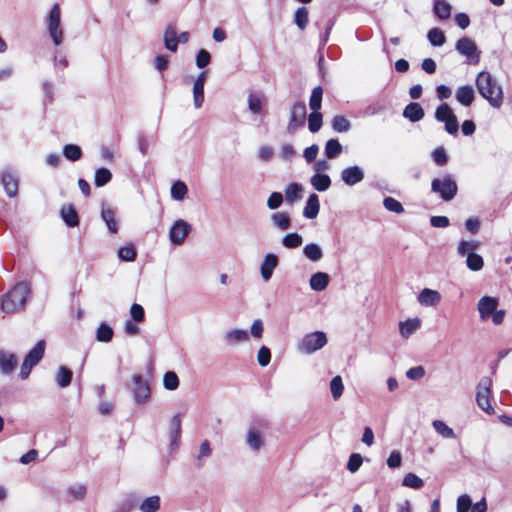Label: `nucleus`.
I'll return each mask as SVG.
<instances>
[{
    "mask_svg": "<svg viewBox=\"0 0 512 512\" xmlns=\"http://www.w3.org/2000/svg\"><path fill=\"white\" fill-rule=\"evenodd\" d=\"M383 205L385 209H387L390 212H394L397 214H401L404 212L403 205L393 197H385L383 200Z\"/></svg>",
    "mask_w": 512,
    "mask_h": 512,
    "instance_id": "052dcab7",
    "label": "nucleus"
},
{
    "mask_svg": "<svg viewBox=\"0 0 512 512\" xmlns=\"http://www.w3.org/2000/svg\"><path fill=\"white\" fill-rule=\"evenodd\" d=\"M476 87L479 94L494 108L503 104V90L497 80L487 71H481L476 77Z\"/></svg>",
    "mask_w": 512,
    "mask_h": 512,
    "instance_id": "f257e3e1",
    "label": "nucleus"
},
{
    "mask_svg": "<svg viewBox=\"0 0 512 512\" xmlns=\"http://www.w3.org/2000/svg\"><path fill=\"white\" fill-rule=\"evenodd\" d=\"M479 245H480V243L475 240H472V241L462 240L458 244L457 252L461 256H468V253L474 252L476 249L479 248Z\"/></svg>",
    "mask_w": 512,
    "mask_h": 512,
    "instance_id": "864d4df0",
    "label": "nucleus"
},
{
    "mask_svg": "<svg viewBox=\"0 0 512 512\" xmlns=\"http://www.w3.org/2000/svg\"><path fill=\"white\" fill-rule=\"evenodd\" d=\"M87 489L83 484H73L67 489V494L70 500H83L86 496Z\"/></svg>",
    "mask_w": 512,
    "mask_h": 512,
    "instance_id": "79ce46f5",
    "label": "nucleus"
},
{
    "mask_svg": "<svg viewBox=\"0 0 512 512\" xmlns=\"http://www.w3.org/2000/svg\"><path fill=\"white\" fill-rule=\"evenodd\" d=\"M363 462L362 456L360 454L354 453L349 457L348 463H347V469L351 473H355L359 470L361 464Z\"/></svg>",
    "mask_w": 512,
    "mask_h": 512,
    "instance_id": "338daca9",
    "label": "nucleus"
},
{
    "mask_svg": "<svg viewBox=\"0 0 512 512\" xmlns=\"http://www.w3.org/2000/svg\"><path fill=\"white\" fill-rule=\"evenodd\" d=\"M454 115L455 114L453 113L451 107L447 103L441 104L435 111V119L439 122L449 120Z\"/></svg>",
    "mask_w": 512,
    "mask_h": 512,
    "instance_id": "5fc2aeb1",
    "label": "nucleus"
},
{
    "mask_svg": "<svg viewBox=\"0 0 512 512\" xmlns=\"http://www.w3.org/2000/svg\"><path fill=\"white\" fill-rule=\"evenodd\" d=\"M466 265L471 271H479L484 266V260L479 254L469 252L466 258Z\"/></svg>",
    "mask_w": 512,
    "mask_h": 512,
    "instance_id": "de8ad7c7",
    "label": "nucleus"
},
{
    "mask_svg": "<svg viewBox=\"0 0 512 512\" xmlns=\"http://www.w3.org/2000/svg\"><path fill=\"white\" fill-rule=\"evenodd\" d=\"M431 191L438 194L443 201L448 202L456 196L458 185L451 174H445L432 180Z\"/></svg>",
    "mask_w": 512,
    "mask_h": 512,
    "instance_id": "20e7f679",
    "label": "nucleus"
},
{
    "mask_svg": "<svg viewBox=\"0 0 512 512\" xmlns=\"http://www.w3.org/2000/svg\"><path fill=\"white\" fill-rule=\"evenodd\" d=\"M191 230L192 227L187 221L178 219L173 223L169 230V240L172 244L180 246L185 242V239Z\"/></svg>",
    "mask_w": 512,
    "mask_h": 512,
    "instance_id": "1a4fd4ad",
    "label": "nucleus"
},
{
    "mask_svg": "<svg viewBox=\"0 0 512 512\" xmlns=\"http://www.w3.org/2000/svg\"><path fill=\"white\" fill-rule=\"evenodd\" d=\"M427 38L432 46H442L446 42L444 32L439 28H432L427 33Z\"/></svg>",
    "mask_w": 512,
    "mask_h": 512,
    "instance_id": "37998d69",
    "label": "nucleus"
},
{
    "mask_svg": "<svg viewBox=\"0 0 512 512\" xmlns=\"http://www.w3.org/2000/svg\"><path fill=\"white\" fill-rule=\"evenodd\" d=\"M133 396L135 402L141 404L148 401L150 398V387L146 381L143 380L141 375L133 377Z\"/></svg>",
    "mask_w": 512,
    "mask_h": 512,
    "instance_id": "f8f14e48",
    "label": "nucleus"
},
{
    "mask_svg": "<svg viewBox=\"0 0 512 512\" xmlns=\"http://www.w3.org/2000/svg\"><path fill=\"white\" fill-rule=\"evenodd\" d=\"M326 344V334L322 331H315L306 334L297 344V349L303 354H313Z\"/></svg>",
    "mask_w": 512,
    "mask_h": 512,
    "instance_id": "39448f33",
    "label": "nucleus"
},
{
    "mask_svg": "<svg viewBox=\"0 0 512 512\" xmlns=\"http://www.w3.org/2000/svg\"><path fill=\"white\" fill-rule=\"evenodd\" d=\"M163 385L167 390H176L179 386V378L173 371H168L164 374Z\"/></svg>",
    "mask_w": 512,
    "mask_h": 512,
    "instance_id": "bf43d9fd",
    "label": "nucleus"
},
{
    "mask_svg": "<svg viewBox=\"0 0 512 512\" xmlns=\"http://www.w3.org/2000/svg\"><path fill=\"white\" fill-rule=\"evenodd\" d=\"M310 183L315 190L324 192L330 188L331 179L327 174L316 173L311 177Z\"/></svg>",
    "mask_w": 512,
    "mask_h": 512,
    "instance_id": "7c9ffc66",
    "label": "nucleus"
},
{
    "mask_svg": "<svg viewBox=\"0 0 512 512\" xmlns=\"http://www.w3.org/2000/svg\"><path fill=\"white\" fill-rule=\"evenodd\" d=\"M114 332L113 329L105 324L102 323L98 326L96 331V339L99 342H110L113 338Z\"/></svg>",
    "mask_w": 512,
    "mask_h": 512,
    "instance_id": "8fccbe9b",
    "label": "nucleus"
},
{
    "mask_svg": "<svg viewBox=\"0 0 512 512\" xmlns=\"http://www.w3.org/2000/svg\"><path fill=\"white\" fill-rule=\"evenodd\" d=\"M499 301L497 298L484 296L478 301V311L482 320H487L497 309Z\"/></svg>",
    "mask_w": 512,
    "mask_h": 512,
    "instance_id": "a211bd4d",
    "label": "nucleus"
},
{
    "mask_svg": "<svg viewBox=\"0 0 512 512\" xmlns=\"http://www.w3.org/2000/svg\"><path fill=\"white\" fill-rule=\"evenodd\" d=\"M492 380L488 376L482 377L476 386V402L479 408L488 414H494L495 410L491 405Z\"/></svg>",
    "mask_w": 512,
    "mask_h": 512,
    "instance_id": "423d86ee",
    "label": "nucleus"
},
{
    "mask_svg": "<svg viewBox=\"0 0 512 512\" xmlns=\"http://www.w3.org/2000/svg\"><path fill=\"white\" fill-rule=\"evenodd\" d=\"M303 254L312 262H319L323 258V250L316 243L306 244L303 248Z\"/></svg>",
    "mask_w": 512,
    "mask_h": 512,
    "instance_id": "473e14b6",
    "label": "nucleus"
},
{
    "mask_svg": "<svg viewBox=\"0 0 512 512\" xmlns=\"http://www.w3.org/2000/svg\"><path fill=\"white\" fill-rule=\"evenodd\" d=\"M279 265V257L275 253H266L260 263L259 272L264 282L271 280L274 270Z\"/></svg>",
    "mask_w": 512,
    "mask_h": 512,
    "instance_id": "9b49d317",
    "label": "nucleus"
},
{
    "mask_svg": "<svg viewBox=\"0 0 512 512\" xmlns=\"http://www.w3.org/2000/svg\"><path fill=\"white\" fill-rule=\"evenodd\" d=\"M164 44L167 50L171 52L177 51L179 40L177 38V31L172 25H169L164 32Z\"/></svg>",
    "mask_w": 512,
    "mask_h": 512,
    "instance_id": "2f4dec72",
    "label": "nucleus"
},
{
    "mask_svg": "<svg viewBox=\"0 0 512 512\" xmlns=\"http://www.w3.org/2000/svg\"><path fill=\"white\" fill-rule=\"evenodd\" d=\"M188 192V188L183 181H176L171 186V197L176 201H182Z\"/></svg>",
    "mask_w": 512,
    "mask_h": 512,
    "instance_id": "a18cd8bd",
    "label": "nucleus"
},
{
    "mask_svg": "<svg viewBox=\"0 0 512 512\" xmlns=\"http://www.w3.org/2000/svg\"><path fill=\"white\" fill-rule=\"evenodd\" d=\"M432 426L435 432L444 439H454L456 437L454 430L442 420H434Z\"/></svg>",
    "mask_w": 512,
    "mask_h": 512,
    "instance_id": "72a5a7b5",
    "label": "nucleus"
},
{
    "mask_svg": "<svg viewBox=\"0 0 512 512\" xmlns=\"http://www.w3.org/2000/svg\"><path fill=\"white\" fill-rule=\"evenodd\" d=\"M248 108L253 114H260L263 108V99L255 95L253 93H250L248 95Z\"/></svg>",
    "mask_w": 512,
    "mask_h": 512,
    "instance_id": "4d7b16f0",
    "label": "nucleus"
},
{
    "mask_svg": "<svg viewBox=\"0 0 512 512\" xmlns=\"http://www.w3.org/2000/svg\"><path fill=\"white\" fill-rule=\"evenodd\" d=\"M73 373L65 366H60L56 373V383L59 387L65 388L70 385Z\"/></svg>",
    "mask_w": 512,
    "mask_h": 512,
    "instance_id": "c9c22d12",
    "label": "nucleus"
},
{
    "mask_svg": "<svg viewBox=\"0 0 512 512\" xmlns=\"http://www.w3.org/2000/svg\"><path fill=\"white\" fill-rule=\"evenodd\" d=\"M137 252L132 244L120 247L118 250V257L126 262H132L136 259Z\"/></svg>",
    "mask_w": 512,
    "mask_h": 512,
    "instance_id": "603ef678",
    "label": "nucleus"
},
{
    "mask_svg": "<svg viewBox=\"0 0 512 512\" xmlns=\"http://www.w3.org/2000/svg\"><path fill=\"white\" fill-rule=\"evenodd\" d=\"M330 391H331L332 398L335 401L338 400L342 396L343 391H344V384H343L341 376L337 375L332 378V380L330 381Z\"/></svg>",
    "mask_w": 512,
    "mask_h": 512,
    "instance_id": "3c124183",
    "label": "nucleus"
},
{
    "mask_svg": "<svg viewBox=\"0 0 512 512\" xmlns=\"http://www.w3.org/2000/svg\"><path fill=\"white\" fill-rule=\"evenodd\" d=\"M421 321L418 318L408 319L399 323V332L403 338H409L420 327Z\"/></svg>",
    "mask_w": 512,
    "mask_h": 512,
    "instance_id": "c756f323",
    "label": "nucleus"
},
{
    "mask_svg": "<svg viewBox=\"0 0 512 512\" xmlns=\"http://www.w3.org/2000/svg\"><path fill=\"white\" fill-rule=\"evenodd\" d=\"M283 203V195L280 192H273L267 199V207L270 210L279 208Z\"/></svg>",
    "mask_w": 512,
    "mask_h": 512,
    "instance_id": "69168bd1",
    "label": "nucleus"
},
{
    "mask_svg": "<svg viewBox=\"0 0 512 512\" xmlns=\"http://www.w3.org/2000/svg\"><path fill=\"white\" fill-rule=\"evenodd\" d=\"M472 500L469 495L463 494L457 498L456 512H468L471 509Z\"/></svg>",
    "mask_w": 512,
    "mask_h": 512,
    "instance_id": "680f3d73",
    "label": "nucleus"
},
{
    "mask_svg": "<svg viewBox=\"0 0 512 512\" xmlns=\"http://www.w3.org/2000/svg\"><path fill=\"white\" fill-rule=\"evenodd\" d=\"M425 113L422 106L417 102L409 103L403 110V117L411 122H418L423 119Z\"/></svg>",
    "mask_w": 512,
    "mask_h": 512,
    "instance_id": "393cba45",
    "label": "nucleus"
},
{
    "mask_svg": "<svg viewBox=\"0 0 512 512\" xmlns=\"http://www.w3.org/2000/svg\"><path fill=\"white\" fill-rule=\"evenodd\" d=\"M441 300V294L430 288L422 289L417 295V301L423 307H435L440 304Z\"/></svg>",
    "mask_w": 512,
    "mask_h": 512,
    "instance_id": "4468645a",
    "label": "nucleus"
},
{
    "mask_svg": "<svg viewBox=\"0 0 512 512\" xmlns=\"http://www.w3.org/2000/svg\"><path fill=\"white\" fill-rule=\"evenodd\" d=\"M101 219L106 224L107 229L111 234H116L119 230L118 220L116 219V212L109 205L103 203L101 206Z\"/></svg>",
    "mask_w": 512,
    "mask_h": 512,
    "instance_id": "f3484780",
    "label": "nucleus"
},
{
    "mask_svg": "<svg viewBox=\"0 0 512 512\" xmlns=\"http://www.w3.org/2000/svg\"><path fill=\"white\" fill-rule=\"evenodd\" d=\"M181 423H182V415L180 413L175 414L170 419L169 424V438H170V447L172 450H175L180 441L181 437Z\"/></svg>",
    "mask_w": 512,
    "mask_h": 512,
    "instance_id": "2eb2a0df",
    "label": "nucleus"
},
{
    "mask_svg": "<svg viewBox=\"0 0 512 512\" xmlns=\"http://www.w3.org/2000/svg\"><path fill=\"white\" fill-rule=\"evenodd\" d=\"M320 210L319 197L317 194L312 193L309 195L305 207L303 209V216L306 219H314L317 217Z\"/></svg>",
    "mask_w": 512,
    "mask_h": 512,
    "instance_id": "5701e85b",
    "label": "nucleus"
},
{
    "mask_svg": "<svg viewBox=\"0 0 512 512\" xmlns=\"http://www.w3.org/2000/svg\"><path fill=\"white\" fill-rule=\"evenodd\" d=\"M457 52L466 58V62L470 65H477L480 61L481 51L478 49L474 40L468 37L460 38L456 44Z\"/></svg>",
    "mask_w": 512,
    "mask_h": 512,
    "instance_id": "0eeeda50",
    "label": "nucleus"
},
{
    "mask_svg": "<svg viewBox=\"0 0 512 512\" xmlns=\"http://www.w3.org/2000/svg\"><path fill=\"white\" fill-rule=\"evenodd\" d=\"M226 345L234 346L249 341V333L246 330L234 328L223 334Z\"/></svg>",
    "mask_w": 512,
    "mask_h": 512,
    "instance_id": "6ab92c4d",
    "label": "nucleus"
},
{
    "mask_svg": "<svg viewBox=\"0 0 512 512\" xmlns=\"http://www.w3.org/2000/svg\"><path fill=\"white\" fill-rule=\"evenodd\" d=\"M8 197H15L18 193V179L9 172H4L1 179Z\"/></svg>",
    "mask_w": 512,
    "mask_h": 512,
    "instance_id": "cd10ccee",
    "label": "nucleus"
},
{
    "mask_svg": "<svg viewBox=\"0 0 512 512\" xmlns=\"http://www.w3.org/2000/svg\"><path fill=\"white\" fill-rule=\"evenodd\" d=\"M270 221L274 228L280 231H286L290 229L292 225L291 216L288 212L279 211L274 212L270 215Z\"/></svg>",
    "mask_w": 512,
    "mask_h": 512,
    "instance_id": "aec40b11",
    "label": "nucleus"
},
{
    "mask_svg": "<svg viewBox=\"0 0 512 512\" xmlns=\"http://www.w3.org/2000/svg\"><path fill=\"white\" fill-rule=\"evenodd\" d=\"M332 128L336 132L344 133L350 130L351 123L346 117L342 115H336L332 119Z\"/></svg>",
    "mask_w": 512,
    "mask_h": 512,
    "instance_id": "49530a36",
    "label": "nucleus"
},
{
    "mask_svg": "<svg viewBox=\"0 0 512 512\" xmlns=\"http://www.w3.org/2000/svg\"><path fill=\"white\" fill-rule=\"evenodd\" d=\"M402 484L405 487H409V488H413V489H420L423 487L424 482L416 474L408 473L404 476Z\"/></svg>",
    "mask_w": 512,
    "mask_h": 512,
    "instance_id": "13d9d810",
    "label": "nucleus"
},
{
    "mask_svg": "<svg viewBox=\"0 0 512 512\" xmlns=\"http://www.w3.org/2000/svg\"><path fill=\"white\" fill-rule=\"evenodd\" d=\"M64 157L72 162L78 161L82 156V149L80 146L75 144H66L63 147Z\"/></svg>",
    "mask_w": 512,
    "mask_h": 512,
    "instance_id": "a19ab883",
    "label": "nucleus"
},
{
    "mask_svg": "<svg viewBox=\"0 0 512 512\" xmlns=\"http://www.w3.org/2000/svg\"><path fill=\"white\" fill-rule=\"evenodd\" d=\"M294 21L300 30H304L308 24V10L306 7H299L295 11Z\"/></svg>",
    "mask_w": 512,
    "mask_h": 512,
    "instance_id": "6e6d98bb",
    "label": "nucleus"
},
{
    "mask_svg": "<svg viewBox=\"0 0 512 512\" xmlns=\"http://www.w3.org/2000/svg\"><path fill=\"white\" fill-rule=\"evenodd\" d=\"M45 23L53 44L60 46L64 41V31L61 24V8L58 3L52 5Z\"/></svg>",
    "mask_w": 512,
    "mask_h": 512,
    "instance_id": "7ed1b4c3",
    "label": "nucleus"
},
{
    "mask_svg": "<svg viewBox=\"0 0 512 512\" xmlns=\"http://www.w3.org/2000/svg\"><path fill=\"white\" fill-rule=\"evenodd\" d=\"M330 282V276L325 272H316L311 275L309 279L310 288L313 291H323L327 288Z\"/></svg>",
    "mask_w": 512,
    "mask_h": 512,
    "instance_id": "b1692460",
    "label": "nucleus"
},
{
    "mask_svg": "<svg viewBox=\"0 0 512 512\" xmlns=\"http://www.w3.org/2000/svg\"><path fill=\"white\" fill-rule=\"evenodd\" d=\"M17 366V358L13 353L0 350V371L3 374H10Z\"/></svg>",
    "mask_w": 512,
    "mask_h": 512,
    "instance_id": "412c9836",
    "label": "nucleus"
},
{
    "mask_svg": "<svg viewBox=\"0 0 512 512\" xmlns=\"http://www.w3.org/2000/svg\"><path fill=\"white\" fill-rule=\"evenodd\" d=\"M31 289L28 283L19 282L2 298L1 309L5 313H14L23 308L30 295Z\"/></svg>",
    "mask_w": 512,
    "mask_h": 512,
    "instance_id": "f03ea898",
    "label": "nucleus"
},
{
    "mask_svg": "<svg viewBox=\"0 0 512 512\" xmlns=\"http://www.w3.org/2000/svg\"><path fill=\"white\" fill-rule=\"evenodd\" d=\"M45 346V341L40 340L25 356L20 370V377L22 379H26L29 376L32 368L36 366L43 358Z\"/></svg>",
    "mask_w": 512,
    "mask_h": 512,
    "instance_id": "6e6552de",
    "label": "nucleus"
},
{
    "mask_svg": "<svg viewBox=\"0 0 512 512\" xmlns=\"http://www.w3.org/2000/svg\"><path fill=\"white\" fill-rule=\"evenodd\" d=\"M303 238L296 232L288 233L283 236L281 244L287 249H295L302 245Z\"/></svg>",
    "mask_w": 512,
    "mask_h": 512,
    "instance_id": "58836bf2",
    "label": "nucleus"
},
{
    "mask_svg": "<svg viewBox=\"0 0 512 512\" xmlns=\"http://www.w3.org/2000/svg\"><path fill=\"white\" fill-rule=\"evenodd\" d=\"M323 89L317 86L312 90L309 98V107L312 111L320 110L322 104Z\"/></svg>",
    "mask_w": 512,
    "mask_h": 512,
    "instance_id": "09e8293b",
    "label": "nucleus"
},
{
    "mask_svg": "<svg viewBox=\"0 0 512 512\" xmlns=\"http://www.w3.org/2000/svg\"><path fill=\"white\" fill-rule=\"evenodd\" d=\"M433 10L435 15L441 20H447L451 16V6L444 0H436Z\"/></svg>",
    "mask_w": 512,
    "mask_h": 512,
    "instance_id": "e433bc0d",
    "label": "nucleus"
},
{
    "mask_svg": "<svg viewBox=\"0 0 512 512\" xmlns=\"http://www.w3.org/2000/svg\"><path fill=\"white\" fill-rule=\"evenodd\" d=\"M207 77V72H201L193 84V102L196 109L202 107L204 102V85Z\"/></svg>",
    "mask_w": 512,
    "mask_h": 512,
    "instance_id": "dca6fc26",
    "label": "nucleus"
},
{
    "mask_svg": "<svg viewBox=\"0 0 512 512\" xmlns=\"http://www.w3.org/2000/svg\"><path fill=\"white\" fill-rule=\"evenodd\" d=\"M341 180L348 186H354L360 183L364 177L365 173L363 168L360 166L354 165L344 168L340 174Z\"/></svg>",
    "mask_w": 512,
    "mask_h": 512,
    "instance_id": "ddd939ff",
    "label": "nucleus"
},
{
    "mask_svg": "<svg viewBox=\"0 0 512 512\" xmlns=\"http://www.w3.org/2000/svg\"><path fill=\"white\" fill-rule=\"evenodd\" d=\"M433 161L439 165L444 166L448 162V155L443 147H438L432 152Z\"/></svg>",
    "mask_w": 512,
    "mask_h": 512,
    "instance_id": "e2e57ef3",
    "label": "nucleus"
},
{
    "mask_svg": "<svg viewBox=\"0 0 512 512\" xmlns=\"http://www.w3.org/2000/svg\"><path fill=\"white\" fill-rule=\"evenodd\" d=\"M455 98L460 104L468 107L473 103L474 98H475V93L471 86L464 85V86L458 87V89L456 90V93H455Z\"/></svg>",
    "mask_w": 512,
    "mask_h": 512,
    "instance_id": "a878e982",
    "label": "nucleus"
},
{
    "mask_svg": "<svg viewBox=\"0 0 512 512\" xmlns=\"http://www.w3.org/2000/svg\"><path fill=\"white\" fill-rule=\"evenodd\" d=\"M271 360V351L268 347L262 346L257 353V361L261 367H266Z\"/></svg>",
    "mask_w": 512,
    "mask_h": 512,
    "instance_id": "0e129e2a",
    "label": "nucleus"
},
{
    "mask_svg": "<svg viewBox=\"0 0 512 512\" xmlns=\"http://www.w3.org/2000/svg\"><path fill=\"white\" fill-rule=\"evenodd\" d=\"M303 186L298 183H290L285 188V200L287 204L293 205L303 197Z\"/></svg>",
    "mask_w": 512,
    "mask_h": 512,
    "instance_id": "bb28decb",
    "label": "nucleus"
},
{
    "mask_svg": "<svg viewBox=\"0 0 512 512\" xmlns=\"http://www.w3.org/2000/svg\"><path fill=\"white\" fill-rule=\"evenodd\" d=\"M211 61L210 53L205 50L201 49L196 56V65L198 68H205Z\"/></svg>",
    "mask_w": 512,
    "mask_h": 512,
    "instance_id": "774afa93",
    "label": "nucleus"
},
{
    "mask_svg": "<svg viewBox=\"0 0 512 512\" xmlns=\"http://www.w3.org/2000/svg\"><path fill=\"white\" fill-rule=\"evenodd\" d=\"M60 215L63 221L69 227H76L79 224V217L77 211L72 205L63 206L60 210Z\"/></svg>",
    "mask_w": 512,
    "mask_h": 512,
    "instance_id": "c85d7f7f",
    "label": "nucleus"
},
{
    "mask_svg": "<svg viewBox=\"0 0 512 512\" xmlns=\"http://www.w3.org/2000/svg\"><path fill=\"white\" fill-rule=\"evenodd\" d=\"M112 179V173L107 168H98L94 175V184L96 187H103Z\"/></svg>",
    "mask_w": 512,
    "mask_h": 512,
    "instance_id": "ea45409f",
    "label": "nucleus"
},
{
    "mask_svg": "<svg viewBox=\"0 0 512 512\" xmlns=\"http://www.w3.org/2000/svg\"><path fill=\"white\" fill-rule=\"evenodd\" d=\"M343 147L337 139H329L324 148L325 156L328 159H334L342 153Z\"/></svg>",
    "mask_w": 512,
    "mask_h": 512,
    "instance_id": "f704fd0d",
    "label": "nucleus"
},
{
    "mask_svg": "<svg viewBox=\"0 0 512 512\" xmlns=\"http://www.w3.org/2000/svg\"><path fill=\"white\" fill-rule=\"evenodd\" d=\"M306 105L303 102H296L292 105L290 119L287 125V131L293 134L298 128L302 127L306 119Z\"/></svg>",
    "mask_w": 512,
    "mask_h": 512,
    "instance_id": "9d476101",
    "label": "nucleus"
},
{
    "mask_svg": "<svg viewBox=\"0 0 512 512\" xmlns=\"http://www.w3.org/2000/svg\"><path fill=\"white\" fill-rule=\"evenodd\" d=\"M323 123V116L319 110L312 111L308 116V129L312 133L318 132Z\"/></svg>",
    "mask_w": 512,
    "mask_h": 512,
    "instance_id": "c03bdc74",
    "label": "nucleus"
},
{
    "mask_svg": "<svg viewBox=\"0 0 512 512\" xmlns=\"http://www.w3.org/2000/svg\"><path fill=\"white\" fill-rule=\"evenodd\" d=\"M141 512H157L160 509V497L153 495L147 497L139 506Z\"/></svg>",
    "mask_w": 512,
    "mask_h": 512,
    "instance_id": "4c0bfd02",
    "label": "nucleus"
},
{
    "mask_svg": "<svg viewBox=\"0 0 512 512\" xmlns=\"http://www.w3.org/2000/svg\"><path fill=\"white\" fill-rule=\"evenodd\" d=\"M246 444L252 451L258 452L264 445L263 435L260 430L250 427L246 435Z\"/></svg>",
    "mask_w": 512,
    "mask_h": 512,
    "instance_id": "4be33fe9",
    "label": "nucleus"
}]
</instances>
